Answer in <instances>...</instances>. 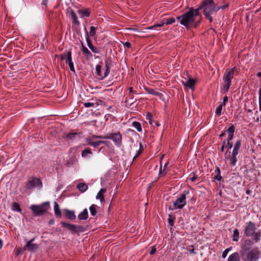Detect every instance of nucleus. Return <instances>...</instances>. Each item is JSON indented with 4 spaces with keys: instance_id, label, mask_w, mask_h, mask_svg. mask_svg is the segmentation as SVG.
I'll use <instances>...</instances> for the list:
<instances>
[{
    "instance_id": "nucleus-1",
    "label": "nucleus",
    "mask_w": 261,
    "mask_h": 261,
    "mask_svg": "<svg viewBox=\"0 0 261 261\" xmlns=\"http://www.w3.org/2000/svg\"><path fill=\"white\" fill-rule=\"evenodd\" d=\"M253 245L250 239L246 240L242 244L240 254L244 261H256L259 258L260 251L257 247L252 248Z\"/></svg>"
},
{
    "instance_id": "nucleus-2",
    "label": "nucleus",
    "mask_w": 261,
    "mask_h": 261,
    "mask_svg": "<svg viewBox=\"0 0 261 261\" xmlns=\"http://www.w3.org/2000/svg\"><path fill=\"white\" fill-rule=\"evenodd\" d=\"M200 15L198 10L191 7L189 10L182 15L176 17V19L179 21L180 24L185 26L187 29L192 28L194 22V18Z\"/></svg>"
},
{
    "instance_id": "nucleus-3",
    "label": "nucleus",
    "mask_w": 261,
    "mask_h": 261,
    "mask_svg": "<svg viewBox=\"0 0 261 261\" xmlns=\"http://www.w3.org/2000/svg\"><path fill=\"white\" fill-rule=\"evenodd\" d=\"M199 12L202 10L203 14H213L219 11L217 3L214 0H203L196 9Z\"/></svg>"
},
{
    "instance_id": "nucleus-4",
    "label": "nucleus",
    "mask_w": 261,
    "mask_h": 261,
    "mask_svg": "<svg viewBox=\"0 0 261 261\" xmlns=\"http://www.w3.org/2000/svg\"><path fill=\"white\" fill-rule=\"evenodd\" d=\"M189 193V190H184L182 193L179 194L176 200L173 202L172 206H170L169 209L170 210L182 209L187 204L186 196Z\"/></svg>"
},
{
    "instance_id": "nucleus-5",
    "label": "nucleus",
    "mask_w": 261,
    "mask_h": 261,
    "mask_svg": "<svg viewBox=\"0 0 261 261\" xmlns=\"http://www.w3.org/2000/svg\"><path fill=\"white\" fill-rule=\"evenodd\" d=\"M235 70V67L230 69H228L226 70L223 75V80L224 84L223 86V90L224 93H227L229 90L230 86L231 84V80L233 77V74Z\"/></svg>"
},
{
    "instance_id": "nucleus-6",
    "label": "nucleus",
    "mask_w": 261,
    "mask_h": 261,
    "mask_svg": "<svg viewBox=\"0 0 261 261\" xmlns=\"http://www.w3.org/2000/svg\"><path fill=\"white\" fill-rule=\"evenodd\" d=\"M49 208V202H44L40 205H32L30 209L35 216H40L46 213Z\"/></svg>"
},
{
    "instance_id": "nucleus-7",
    "label": "nucleus",
    "mask_w": 261,
    "mask_h": 261,
    "mask_svg": "<svg viewBox=\"0 0 261 261\" xmlns=\"http://www.w3.org/2000/svg\"><path fill=\"white\" fill-rule=\"evenodd\" d=\"M42 187L41 181L37 177H31L25 182V188L27 190H31L34 188L40 189Z\"/></svg>"
},
{
    "instance_id": "nucleus-8",
    "label": "nucleus",
    "mask_w": 261,
    "mask_h": 261,
    "mask_svg": "<svg viewBox=\"0 0 261 261\" xmlns=\"http://www.w3.org/2000/svg\"><path fill=\"white\" fill-rule=\"evenodd\" d=\"M242 141L241 139L237 140L234 143L231 154L232 166H236L238 160L237 158V156L239 154V150L240 149Z\"/></svg>"
},
{
    "instance_id": "nucleus-9",
    "label": "nucleus",
    "mask_w": 261,
    "mask_h": 261,
    "mask_svg": "<svg viewBox=\"0 0 261 261\" xmlns=\"http://www.w3.org/2000/svg\"><path fill=\"white\" fill-rule=\"evenodd\" d=\"M103 139L113 140L115 144L119 147L122 145V136L119 132L111 133L103 136Z\"/></svg>"
},
{
    "instance_id": "nucleus-10",
    "label": "nucleus",
    "mask_w": 261,
    "mask_h": 261,
    "mask_svg": "<svg viewBox=\"0 0 261 261\" xmlns=\"http://www.w3.org/2000/svg\"><path fill=\"white\" fill-rule=\"evenodd\" d=\"M98 139H104L103 136L93 135L91 136L87 137L86 138V142L88 145L96 148L101 144V142H100V140H97Z\"/></svg>"
},
{
    "instance_id": "nucleus-11",
    "label": "nucleus",
    "mask_w": 261,
    "mask_h": 261,
    "mask_svg": "<svg viewBox=\"0 0 261 261\" xmlns=\"http://www.w3.org/2000/svg\"><path fill=\"white\" fill-rule=\"evenodd\" d=\"M61 224L63 227L67 228L72 233H77L80 231H83V227L80 225H76L75 224H70L62 221Z\"/></svg>"
},
{
    "instance_id": "nucleus-12",
    "label": "nucleus",
    "mask_w": 261,
    "mask_h": 261,
    "mask_svg": "<svg viewBox=\"0 0 261 261\" xmlns=\"http://www.w3.org/2000/svg\"><path fill=\"white\" fill-rule=\"evenodd\" d=\"M256 229V228L254 222L251 221L247 222L244 230V235L247 237H251L254 233Z\"/></svg>"
},
{
    "instance_id": "nucleus-13",
    "label": "nucleus",
    "mask_w": 261,
    "mask_h": 261,
    "mask_svg": "<svg viewBox=\"0 0 261 261\" xmlns=\"http://www.w3.org/2000/svg\"><path fill=\"white\" fill-rule=\"evenodd\" d=\"M35 239V238H33L28 241L27 244L24 247V250L31 252L36 251L38 248V246L37 244L33 243Z\"/></svg>"
},
{
    "instance_id": "nucleus-14",
    "label": "nucleus",
    "mask_w": 261,
    "mask_h": 261,
    "mask_svg": "<svg viewBox=\"0 0 261 261\" xmlns=\"http://www.w3.org/2000/svg\"><path fill=\"white\" fill-rule=\"evenodd\" d=\"M225 148H227V150L225 153L224 156L225 159L227 161L229 162V164L231 166V152L230 151L231 148L233 146L232 143L231 142H227L226 144Z\"/></svg>"
},
{
    "instance_id": "nucleus-15",
    "label": "nucleus",
    "mask_w": 261,
    "mask_h": 261,
    "mask_svg": "<svg viewBox=\"0 0 261 261\" xmlns=\"http://www.w3.org/2000/svg\"><path fill=\"white\" fill-rule=\"evenodd\" d=\"M85 37H86V42H87V45L89 47V48L91 50V51L94 53H99V50L94 47L92 44V42L90 39V38H89V35L88 34V32L86 29V28H85Z\"/></svg>"
},
{
    "instance_id": "nucleus-16",
    "label": "nucleus",
    "mask_w": 261,
    "mask_h": 261,
    "mask_svg": "<svg viewBox=\"0 0 261 261\" xmlns=\"http://www.w3.org/2000/svg\"><path fill=\"white\" fill-rule=\"evenodd\" d=\"M112 65V62L110 58H106L105 60V71L103 77H107L110 73V68Z\"/></svg>"
},
{
    "instance_id": "nucleus-17",
    "label": "nucleus",
    "mask_w": 261,
    "mask_h": 261,
    "mask_svg": "<svg viewBox=\"0 0 261 261\" xmlns=\"http://www.w3.org/2000/svg\"><path fill=\"white\" fill-rule=\"evenodd\" d=\"M186 81H182L181 82L183 85L190 89H193L196 84V80L192 77H189L188 80L185 78Z\"/></svg>"
},
{
    "instance_id": "nucleus-18",
    "label": "nucleus",
    "mask_w": 261,
    "mask_h": 261,
    "mask_svg": "<svg viewBox=\"0 0 261 261\" xmlns=\"http://www.w3.org/2000/svg\"><path fill=\"white\" fill-rule=\"evenodd\" d=\"M235 130V127L232 124H230L229 127L226 129V132L228 133V136L226 139L227 142H231L234 137V133Z\"/></svg>"
},
{
    "instance_id": "nucleus-19",
    "label": "nucleus",
    "mask_w": 261,
    "mask_h": 261,
    "mask_svg": "<svg viewBox=\"0 0 261 261\" xmlns=\"http://www.w3.org/2000/svg\"><path fill=\"white\" fill-rule=\"evenodd\" d=\"M81 135V133L71 132L66 136V139L71 141H77L80 139Z\"/></svg>"
},
{
    "instance_id": "nucleus-20",
    "label": "nucleus",
    "mask_w": 261,
    "mask_h": 261,
    "mask_svg": "<svg viewBox=\"0 0 261 261\" xmlns=\"http://www.w3.org/2000/svg\"><path fill=\"white\" fill-rule=\"evenodd\" d=\"M102 103V101L101 100H96L93 102H84V106L86 108H89V107H93L95 108H97L98 106L101 105Z\"/></svg>"
},
{
    "instance_id": "nucleus-21",
    "label": "nucleus",
    "mask_w": 261,
    "mask_h": 261,
    "mask_svg": "<svg viewBox=\"0 0 261 261\" xmlns=\"http://www.w3.org/2000/svg\"><path fill=\"white\" fill-rule=\"evenodd\" d=\"M212 176L214 180L220 181L222 177L221 175V170L219 167H216L214 173H212Z\"/></svg>"
},
{
    "instance_id": "nucleus-22",
    "label": "nucleus",
    "mask_w": 261,
    "mask_h": 261,
    "mask_svg": "<svg viewBox=\"0 0 261 261\" xmlns=\"http://www.w3.org/2000/svg\"><path fill=\"white\" fill-rule=\"evenodd\" d=\"M70 14L71 18H72V23L73 24H75L78 26L80 25V23L78 20L77 16L73 10L71 9L70 10Z\"/></svg>"
},
{
    "instance_id": "nucleus-23",
    "label": "nucleus",
    "mask_w": 261,
    "mask_h": 261,
    "mask_svg": "<svg viewBox=\"0 0 261 261\" xmlns=\"http://www.w3.org/2000/svg\"><path fill=\"white\" fill-rule=\"evenodd\" d=\"M65 215L67 218L70 220H74L76 218L74 211H70L69 210H65Z\"/></svg>"
},
{
    "instance_id": "nucleus-24",
    "label": "nucleus",
    "mask_w": 261,
    "mask_h": 261,
    "mask_svg": "<svg viewBox=\"0 0 261 261\" xmlns=\"http://www.w3.org/2000/svg\"><path fill=\"white\" fill-rule=\"evenodd\" d=\"M79 14L81 17H89L90 15V11L89 9H80L78 10Z\"/></svg>"
},
{
    "instance_id": "nucleus-25",
    "label": "nucleus",
    "mask_w": 261,
    "mask_h": 261,
    "mask_svg": "<svg viewBox=\"0 0 261 261\" xmlns=\"http://www.w3.org/2000/svg\"><path fill=\"white\" fill-rule=\"evenodd\" d=\"M81 44L82 46V51L83 55L86 56L87 59L91 58L92 57V54L88 50V49L84 46L83 43L81 42Z\"/></svg>"
},
{
    "instance_id": "nucleus-26",
    "label": "nucleus",
    "mask_w": 261,
    "mask_h": 261,
    "mask_svg": "<svg viewBox=\"0 0 261 261\" xmlns=\"http://www.w3.org/2000/svg\"><path fill=\"white\" fill-rule=\"evenodd\" d=\"M88 217V212L87 208H85L81 213L78 215V219L81 220H87Z\"/></svg>"
},
{
    "instance_id": "nucleus-27",
    "label": "nucleus",
    "mask_w": 261,
    "mask_h": 261,
    "mask_svg": "<svg viewBox=\"0 0 261 261\" xmlns=\"http://www.w3.org/2000/svg\"><path fill=\"white\" fill-rule=\"evenodd\" d=\"M227 261H240V256L238 252L231 254L228 258Z\"/></svg>"
},
{
    "instance_id": "nucleus-28",
    "label": "nucleus",
    "mask_w": 261,
    "mask_h": 261,
    "mask_svg": "<svg viewBox=\"0 0 261 261\" xmlns=\"http://www.w3.org/2000/svg\"><path fill=\"white\" fill-rule=\"evenodd\" d=\"M106 192V189H101L96 195V199H99L101 202L105 200L103 194Z\"/></svg>"
},
{
    "instance_id": "nucleus-29",
    "label": "nucleus",
    "mask_w": 261,
    "mask_h": 261,
    "mask_svg": "<svg viewBox=\"0 0 261 261\" xmlns=\"http://www.w3.org/2000/svg\"><path fill=\"white\" fill-rule=\"evenodd\" d=\"M197 17H199L198 19H197V17L194 18V22L192 23V28H196L201 22L202 19L201 15L200 14V15Z\"/></svg>"
},
{
    "instance_id": "nucleus-30",
    "label": "nucleus",
    "mask_w": 261,
    "mask_h": 261,
    "mask_svg": "<svg viewBox=\"0 0 261 261\" xmlns=\"http://www.w3.org/2000/svg\"><path fill=\"white\" fill-rule=\"evenodd\" d=\"M96 72L97 73V76H98V79L100 80H102L106 77H103V74H102L101 69V66L100 65H97L96 66Z\"/></svg>"
},
{
    "instance_id": "nucleus-31",
    "label": "nucleus",
    "mask_w": 261,
    "mask_h": 261,
    "mask_svg": "<svg viewBox=\"0 0 261 261\" xmlns=\"http://www.w3.org/2000/svg\"><path fill=\"white\" fill-rule=\"evenodd\" d=\"M54 211L55 215L57 217H61V212L60 210L59 205L56 201H55L54 203Z\"/></svg>"
},
{
    "instance_id": "nucleus-32",
    "label": "nucleus",
    "mask_w": 261,
    "mask_h": 261,
    "mask_svg": "<svg viewBox=\"0 0 261 261\" xmlns=\"http://www.w3.org/2000/svg\"><path fill=\"white\" fill-rule=\"evenodd\" d=\"M92 152L90 148H86L81 153L83 158H90L89 154H92Z\"/></svg>"
},
{
    "instance_id": "nucleus-33",
    "label": "nucleus",
    "mask_w": 261,
    "mask_h": 261,
    "mask_svg": "<svg viewBox=\"0 0 261 261\" xmlns=\"http://www.w3.org/2000/svg\"><path fill=\"white\" fill-rule=\"evenodd\" d=\"M76 188L82 192H84L88 189V186L85 183H80L77 185Z\"/></svg>"
},
{
    "instance_id": "nucleus-34",
    "label": "nucleus",
    "mask_w": 261,
    "mask_h": 261,
    "mask_svg": "<svg viewBox=\"0 0 261 261\" xmlns=\"http://www.w3.org/2000/svg\"><path fill=\"white\" fill-rule=\"evenodd\" d=\"M145 90L147 92L148 94H152L154 96H160L162 95L161 93L154 91L153 89H150L149 88L145 87Z\"/></svg>"
},
{
    "instance_id": "nucleus-35",
    "label": "nucleus",
    "mask_w": 261,
    "mask_h": 261,
    "mask_svg": "<svg viewBox=\"0 0 261 261\" xmlns=\"http://www.w3.org/2000/svg\"><path fill=\"white\" fill-rule=\"evenodd\" d=\"M253 237V240L257 243L259 241L261 238V230H258L256 232H254V233L252 236Z\"/></svg>"
},
{
    "instance_id": "nucleus-36",
    "label": "nucleus",
    "mask_w": 261,
    "mask_h": 261,
    "mask_svg": "<svg viewBox=\"0 0 261 261\" xmlns=\"http://www.w3.org/2000/svg\"><path fill=\"white\" fill-rule=\"evenodd\" d=\"M97 207V206L95 204H92L90 207V214L92 216H95L97 214V210L96 208Z\"/></svg>"
},
{
    "instance_id": "nucleus-37",
    "label": "nucleus",
    "mask_w": 261,
    "mask_h": 261,
    "mask_svg": "<svg viewBox=\"0 0 261 261\" xmlns=\"http://www.w3.org/2000/svg\"><path fill=\"white\" fill-rule=\"evenodd\" d=\"M239 231L238 229L236 228L233 230L232 235V240L233 241H238L239 239Z\"/></svg>"
},
{
    "instance_id": "nucleus-38",
    "label": "nucleus",
    "mask_w": 261,
    "mask_h": 261,
    "mask_svg": "<svg viewBox=\"0 0 261 261\" xmlns=\"http://www.w3.org/2000/svg\"><path fill=\"white\" fill-rule=\"evenodd\" d=\"M12 210L17 212H21V209L19 204L17 202H13L12 205Z\"/></svg>"
},
{
    "instance_id": "nucleus-39",
    "label": "nucleus",
    "mask_w": 261,
    "mask_h": 261,
    "mask_svg": "<svg viewBox=\"0 0 261 261\" xmlns=\"http://www.w3.org/2000/svg\"><path fill=\"white\" fill-rule=\"evenodd\" d=\"M164 23H166V25L171 24L175 22V19L173 17L165 18Z\"/></svg>"
},
{
    "instance_id": "nucleus-40",
    "label": "nucleus",
    "mask_w": 261,
    "mask_h": 261,
    "mask_svg": "<svg viewBox=\"0 0 261 261\" xmlns=\"http://www.w3.org/2000/svg\"><path fill=\"white\" fill-rule=\"evenodd\" d=\"M132 126L135 127L138 132L142 131V127L141 124L137 121H134L132 123Z\"/></svg>"
},
{
    "instance_id": "nucleus-41",
    "label": "nucleus",
    "mask_w": 261,
    "mask_h": 261,
    "mask_svg": "<svg viewBox=\"0 0 261 261\" xmlns=\"http://www.w3.org/2000/svg\"><path fill=\"white\" fill-rule=\"evenodd\" d=\"M97 28L94 26H91L90 27V30L89 33H88V34L89 35V37H94L96 35V31Z\"/></svg>"
},
{
    "instance_id": "nucleus-42",
    "label": "nucleus",
    "mask_w": 261,
    "mask_h": 261,
    "mask_svg": "<svg viewBox=\"0 0 261 261\" xmlns=\"http://www.w3.org/2000/svg\"><path fill=\"white\" fill-rule=\"evenodd\" d=\"M66 56L67 59L66 60V63H68V64H69V63H72L73 62L72 61L71 52L70 51H67V54Z\"/></svg>"
},
{
    "instance_id": "nucleus-43",
    "label": "nucleus",
    "mask_w": 261,
    "mask_h": 261,
    "mask_svg": "<svg viewBox=\"0 0 261 261\" xmlns=\"http://www.w3.org/2000/svg\"><path fill=\"white\" fill-rule=\"evenodd\" d=\"M175 217H172L171 215H169L168 222L170 226H173L174 224Z\"/></svg>"
},
{
    "instance_id": "nucleus-44",
    "label": "nucleus",
    "mask_w": 261,
    "mask_h": 261,
    "mask_svg": "<svg viewBox=\"0 0 261 261\" xmlns=\"http://www.w3.org/2000/svg\"><path fill=\"white\" fill-rule=\"evenodd\" d=\"M146 118L148 120L149 124L153 125L154 120L152 119V116L150 113L147 114Z\"/></svg>"
},
{
    "instance_id": "nucleus-45",
    "label": "nucleus",
    "mask_w": 261,
    "mask_h": 261,
    "mask_svg": "<svg viewBox=\"0 0 261 261\" xmlns=\"http://www.w3.org/2000/svg\"><path fill=\"white\" fill-rule=\"evenodd\" d=\"M232 249V247H230L229 248H228L227 249H226L223 252H222V257L223 258H226V257L227 256V255L228 254V253Z\"/></svg>"
},
{
    "instance_id": "nucleus-46",
    "label": "nucleus",
    "mask_w": 261,
    "mask_h": 261,
    "mask_svg": "<svg viewBox=\"0 0 261 261\" xmlns=\"http://www.w3.org/2000/svg\"><path fill=\"white\" fill-rule=\"evenodd\" d=\"M223 106L220 105L216 108V115L217 116H220L221 115V111L222 110Z\"/></svg>"
},
{
    "instance_id": "nucleus-47",
    "label": "nucleus",
    "mask_w": 261,
    "mask_h": 261,
    "mask_svg": "<svg viewBox=\"0 0 261 261\" xmlns=\"http://www.w3.org/2000/svg\"><path fill=\"white\" fill-rule=\"evenodd\" d=\"M142 147V145L141 143H140V149H141V148ZM142 152V150H141L140 149H139V150H138L136 154L135 155V156L133 158V160H134L135 159H136L138 156H139L140 155V154Z\"/></svg>"
},
{
    "instance_id": "nucleus-48",
    "label": "nucleus",
    "mask_w": 261,
    "mask_h": 261,
    "mask_svg": "<svg viewBox=\"0 0 261 261\" xmlns=\"http://www.w3.org/2000/svg\"><path fill=\"white\" fill-rule=\"evenodd\" d=\"M166 174V172L165 171V170L164 169V170H162V165H161V167H160V171H159V175L160 176H164Z\"/></svg>"
},
{
    "instance_id": "nucleus-49",
    "label": "nucleus",
    "mask_w": 261,
    "mask_h": 261,
    "mask_svg": "<svg viewBox=\"0 0 261 261\" xmlns=\"http://www.w3.org/2000/svg\"><path fill=\"white\" fill-rule=\"evenodd\" d=\"M212 14H203L204 16H205V17L208 19L210 22H212L213 21V18L211 16Z\"/></svg>"
},
{
    "instance_id": "nucleus-50",
    "label": "nucleus",
    "mask_w": 261,
    "mask_h": 261,
    "mask_svg": "<svg viewBox=\"0 0 261 261\" xmlns=\"http://www.w3.org/2000/svg\"><path fill=\"white\" fill-rule=\"evenodd\" d=\"M165 24H166V23H164V19H163L160 23L155 24V26H157V27H164Z\"/></svg>"
},
{
    "instance_id": "nucleus-51",
    "label": "nucleus",
    "mask_w": 261,
    "mask_h": 261,
    "mask_svg": "<svg viewBox=\"0 0 261 261\" xmlns=\"http://www.w3.org/2000/svg\"><path fill=\"white\" fill-rule=\"evenodd\" d=\"M228 102V97L227 96H225L223 97V102L220 104L222 106H225L226 104V103Z\"/></svg>"
},
{
    "instance_id": "nucleus-52",
    "label": "nucleus",
    "mask_w": 261,
    "mask_h": 261,
    "mask_svg": "<svg viewBox=\"0 0 261 261\" xmlns=\"http://www.w3.org/2000/svg\"><path fill=\"white\" fill-rule=\"evenodd\" d=\"M67 51L66 52H64V53H63L61 55V59L62 60H66L67 59Z\"/></svg>"
},
{
    "instance_id": "nucleus-53",
    "label": "nucleus",
    "mask_w": 261,
    "mask_h": 261,
    "mask_svg": "<svg viewBox=\"0 0 261 261\" xmlns=\"http://www.w3.org/2000/svg\"><path fill=\"white\" fill-rule=\"evenodd\" d=\"M69 66L70 70L73 72H75V69H74V67L73 63V62L69 63Z\"/></svg>"
},
{
    "instance_id": "nucleus-54",
    "label": "nucleus",
    "mask_w": 261,
    "mask_h": 261,
    "mask_svg": "<svg viewBox=\"0 0 261 261\" xmlns=\"http://www.w3.org/2000/svg\"><path fill=\"white\" fill-rule=\"evenodd\" d=\"M123 45L125 47H127V48H130L131 47V44L130 42L127 41V42H125L124 43H123Z\"/></svg>"
},
{
    "instance_id": "nucleus-55",
    "label": "nucleus",
    "mask_w": 261,
    "mask_h": 261,
    "mask_svg": "<svg viewBox=\"0 0 261 261\" xmlns=\"http://www.w3.org/2000/svg\"><path fill=\"white\" fill-rule=\"evenodd\" d=\"M156 252V248L155 247V246H153L151 247V250L150 252V254L151 255H153L155 253V252Z\"/></svg>"
},
{
    "instance_id": "nucleus-56",
    "label": "nucleus",
    "mask_w": 261,
    "mask_h": 261,
    "mask_svg": "<svg viewBox=\"0 0 261 261\" xmlns=\"http://www.w3.org/2000/svg\"><path fill=\"white\" fill-rule=\"evenodd\" d=\"M228 7V4H226V5H223V6H222L220 7L218 6L219 10L220 9H225V8H227Z\"/></svg>"
},
{
    "instance_id": "nucleus-57",
    "label": "nucleus",
    "mask_w": 261,
    "mask_h": 261,
    "mask_svg": "<svg viewBox=\"0 0 261 261\" xmlns=\"http://www.w3.org/2000/svg\"><path fill=\"white\" fill-rule=\"evenodd\" d=\"M226 132V130L222 132L219 135V138H221L223 137L225 135Z\"/></svg>"
},
{
    "instance_id": "nucleus-58",
    "label": "nucleus",
    "mask_w": 261,
    "mask_h": 261,
    "mask_svg": "<svg viewBox=\"0 0 261 261\" xmlns=\"http://www.w3.org/2000/svg\"><path fill=\"white\" fill-rule=\"evenodd\" d=\"M129 94L136 93V91H134L133 88L130 87L129 88Z\"/></svg>"
},
{
    "instance_id": "nucleus-59",
    "label": "nucleus",
    "mask_w": 261,
    "mask_h": 261,
    "mask_svg": "<svg viewBox=\"0 0 261 261\" xmlns=\"http://www.w3.org/2000/svg\"><path fill=\"white\" fill-rule=\"evenodd\" d=\"M48 2V0H43L42 1V5H44L45 6H47V4Z\"/></svg>"
},
{
    "instance_id": "nucleus-60",
    "label": "nucleus",
    "mask_w": 261,
    "mask_h": 261,
    "mask_svg": "<svg viewBox=\"0 0 261 261\" xmlns=\"http://www.w3.org/2000/svg\"><path fill=\"white\" fill-rule=\"evenodd\" d=\"M189 251L190 252V253H193V254L197 253V252L195 251L194 248H193L192 249H189Z\"/></svg>"
},
{
    "instance_id": "nucleus-61",
    "label": "nucleus",
    "mask_w": 261,
    "mask_h": 261,
    "mask_svg": "<svg viewBox=\"0 0 261 261\" xmlns=\"http://www.w3.org/2000/svg\"><path fill=\"white\" fill-rule=\"evenodd\" d=\"M156 28H157V26H155V24H154L153 25H151V26L148 27V29L149 30H152V29H155Z\"/></svg>"
},
{
    "instance_id": "nucleus-62",
    "label": "nucleus",
    "mask_w": 261,
    "mask_h": 261,
    "mask_svg": "<svg viewBox=\"0 0 261 261\" xmlns=\"http://www.w3.org/2000/svg\"><path fill=\"white\" fill-rule=\"evenodd\" d=\"M225 148V146H224V145H222L221 148H220V151L221 152H224V149Z\"/></svg>"
},
{
    "instance_id": "nucleus-63",
    "label": "nucleus",
    "mask_w": 261,
    "mask_h": 261,
    "mask_svg": "<svg viewBox=\"0 0 261 261\" xmlns=\"http://www.w3.org/2000/svg\"><path fill=\"white\" fill-rule=\"evenodd\" d=\"M196 178H197V176L194 175V176H193L191 178V180L192 181H194Z\"/></svg>"
},
{
    "instance_id": "nucleus-64",
    "label": "nucleus",
    "mask_w": 261,
    "mask_h": 261,
    "mask_svg": "<svg viewBox=\"0 0 261 261\" xmlns=\"http://www.w3.org/2000/svg\"><path fill=\"white\" fill-rule=\"evenodd\" d=\"M259 101L261 100V88L259 90Z\"/></svg>"
}]
</instances>
